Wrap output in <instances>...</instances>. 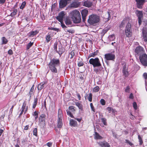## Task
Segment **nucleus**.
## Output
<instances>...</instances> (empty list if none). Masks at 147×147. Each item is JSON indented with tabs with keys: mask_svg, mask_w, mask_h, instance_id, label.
Instances as JSON below:
<instances>
[{
	"mask_svg": "<svg viewBox=\"0 0 147 147\" xmlns=\"http://www.w3.org/2000/svg\"><path fill=\"white\" fill-rule=\"evenodd\" d=\"M70 16L75 23H80L81 20V17L80 12L76 10L72 11L70 13Z\"/></svg>",
	"mask_w": 147,
	"mask_h": 147,
	"instance_id": "nucleus-1",
	"label": "nucleus"
},
{
	"mask_svg": "<svg viewBox=\"0 0 147 147\" xmlns=\"http://www.w3.org/2000/svg\"><path fill=\"white\" fill-rule=\"evenodd\" d=\"M99 21V18L96 15H91L88 20V22L90 24H93L98 22Z\"/></svg>",
	"mask_w": 147,
	"mask_h": 147,
	"instance_id": "nucleus-2",
	"label": "nucleus"
},
{
	"mask_svg": "<svg viewBox=\"0 0 147 147\" xmlns=\"http://www.w3.org/2000/svg\"><path fill=\"white\" fill-rule=\"evenodd\" d=\"M89 63L90 64L92 65L94 67H99L101 65L99 60L98 58L90 59Z\"/></svg>",
	"mask_w": 147,
	"mask_h": 147,
	"instance_id": "nucleus-3",
	"label": "nucleus"
},
{
	"mask_svg": "<svg viewBox=\"0 0 147 147\" xmlns=\"http://www.w3.org/2000/svg\"><path fill=\"white\" fill-rule=\"evenodd\" d=\"M62 111L60 109H59L58 111L57 119V126L59 128L61 127L62 126Z\"/></svg>",
	"mask_w": 147,
	"mask_h": 147,
	"instance_id": "nucleus-4",
	"label": "nucleus"
},
{
	"mask_svg": "<svg viewBox=\"0 0 147 147\" xmlns=\"http://www.w3.org/2000/svg\"><path fill=\"white\" fill-rule=\"evenodd\" d=\"M131 25L130 23L127 24L125 30V34L126 36L128 37H130L131 36L132 32L131 30Z\"/></svg>",
	"mask_w": 147,
	"mask_h": 147,
	"instance_id": "nucleus-5",
	"label": "nucleus"
},
{
	"mask_svg": "<svg viewBox=\"0 0 147 147\" xmlns=\"http://www.w3.org/2000/svg\"><path fill=\"white\" fill-rule=\"evenodd\" d=\"M140 60L142 64L144 66H147V55L144 54L140 57Z\"/></svg>",
	"mask_w": 147,
	"mask_h": 147,
	"instance_id": "nucleus-6",
	"label": "nucleus"
},
{
	"mask_svg": "<svg viewBox=\"0 0 147 147\" xmlns=\"http://www.w3.org/2000/svg\"><path fill=\"white\" fill-rule=\"evenodd\" d=\"M66 13L64 11H62L59 13L58 16L57 17L56 19L59 22H62L64 18Z\"/></svg>",
	"mask_w": 147,
	"mask_h": 147,
	"instance_id": "nucleus-7",
	"label": "nucleus"
},
{
	"mask_svg": "<svg viewBox=\"0 0 147 147\" xmlns=\"http://www.w3.org/2000/svg\"><path fill=\"white\" fill-rule=\"evenodd\" d=\"M46 116L45 115L42 114L39 117V122L40 124L44 126L45 125V118Z\"/></svg>",
	"mask_w": 147,
	"mask_h": 147,
	"instance_id": "nucleus-8",
	"label": "nucleus"
},
{
	"mask_svg": "<svg viewBox=\"0 0 147 147\" xmlns=\"http://www.w3.org/2000/svg\"><path fill=\"white\" fill-rule=\"evenodd\" d=\"M136 13L138 18V23L140 25L142 23V20L143 18V13L142 11H137Z\"/></svg>",
	"mask_w": 147,
	"mask_h": 147,
	"instance_id": "nucleus-9",
	"label": "nucleus"
},
{
	"mask_svg": "<svg viewBox=\"0 0 147 147\" xmlns=\"http://www.w3.org/2000/svg\"><path fill=\"white\" fill-rule=\"evenodd\" d=\"M137 4V6L139 8H142V6L145 1V0H135Z\"/></svg>",
	"mask_w": 147,
	"mask_h": 147,
	"instance_id": "nucleus-10",
	"label": "nucleus"
},
{
	"mask_svg": "<svg viewBox=\"0 0 147 147\" xmlns=\"http://www.w3.org/2000/svg\"><path fill=\"white\" fill-rule=\"evenodd\" d=\"M105 57L107 60H113L115 58V56L111 53H109L105 54Z\"/></svg>",
	"mask_w": 147,
	"mask_h": 147,
	"instance_id": "nucleus-11",
	"label": "nucleus"
},
{
	"mask_svg": "<svg viewBox=\"0 0 147 147\" xmlns=\"http://www.w3.org/2000/svg\"><path fill=\"white\" fill-rule=\"evenodd\" d=\"M81 13L82 16L83 20L84 21L85 20V17L88 14V10L86 9L82 10L81 11Z\"/></svg>",
	"mask_w": 147,
	"mask_h": 147,
	"instance_id": "nucleus-12",
	"label": "nucleus"
},
{
	"mask_svg": "<svg viewBox=\"0 0 147 147\" xmlns=\"http://www.w3.org/2000/svg\"><path fill=\"white\" fill-rule=\"evenodd\" d=\"M135 51L136 54L138 55L140 54L143 52V49L141 47H138L136 48Z\"/></svg>",
	"mask_w": 147,
	"mask_h": 147,
	"instance_id": "nucleus-13",
	"label": "nucleus"
},
{
	"mask_svg": "<svg viewBox=\"0 0 147 147\" xmlns=\"http://www.w3.org/2000/svg\"><path fill=\"white\" fill-rule=\"evenodd\" d=\"M67 0H61L59 2V7L60 8H62L65 7L67 4Z\"/></svg>",
	"mask_w": 147,
	"mask_h": 147,
	"instance_id": "nucleus-14",
	"label": "nucleus"
},
{
	"mask_svg": "<svg viewBox=\"0 0 147 147\" xmlns=\"http://www.w3.org/2000/svg\"><path fill=\"white\" fill-rule=\"evenodd\" d=\"M98 143L102 147H109L110 146L109 143L105 141L99 142Z\"/></svg>",
	"mask_w": 147,
	"mask_h": 147,
	"instance_id": "nucleus-15",
	"label": "nucleus"
},
{
	"mask_svg": "<svg viewBox=\"0 0 147 147\" xmlns=\"http://www.w3.org/2000/svg\"><path fill=\"white\" fill-rule=\"evenodd\" d=\"M142 37L144 39V41L147 42V32L145 30H143L142 31Z\"/></svg>",
	"mask_w": 147,
	"mask_h": 147,
	"instance_id": "nucleus-16",
	"label": "nucleus"
},
{
	"mask_svg": "<svg viewBox=\"0 0 147 147\" xmlns=\"http://www.w3.org/2000/svg\"><path fill=\"white\" fill-rule=\"evenodd\" d=\"M56 65H54L52 64H50L49 67L51 71L55 73L57 72V69L55 68Z\"/></svg>",
	"mask_w": 147,
	"mask_h": 147,
	"instance_id": "nucleus-17",
	"label": "nucleus"
},
{
	"mask_svg": "<svg viewBox=\"0 0 147 147\" xmlns=\"http://www.w3.org/2000/svg\"><path fill=\"white\" fill-rule=\"evenodd\" d=\"M92 5V2L89 1H85L83 5L87 7H90Z\"/></svg>",
	"mask_w": 147,
	"mask_h": 147,
	"instance_id": "nucleus-18",
	"label": "nucleus"
},
{
	"mask_svg": "<svg viewBox=\"0 0 147 147\" xmlns=\"http://www.w3.org/2000/svg\"><path fill=\"white\" fill-rule=\"evenodd\" d=\"M80 4V3L77 2H73L71 4V6L72 7L76 8L78 7Z\"/></svg>",
	"mask_w": 147,
	"mask_h": 147,
	"instance_id": "nucleus-19",
	"label": "nucleus"
},
{
	"mask_svg": "<svg viewBox=\"0 0 147 147\" xmlns=\"http://www.w3.org/2000/svg\"><path fill=\"white\" fill-rule=\"evenodd\" d=\"M94 138L95 139H102V137L100 136L99 134L97 132H95L94 134Z\"/></svg>",
	"mask_w": 147,
	"mask_h": 147,
	"instance_id": "nucleus-20",
	"label": "nucleus"
},
{
	"mask_svg": "<svg viewBox=\"0 0 147 147\" xmlns=\"http://www.w3.org/2000/svg\"><path fill=\"white\" fill-rule=\"evenodd\" d=\"M59 61L58 59H53L51 61L50 64H52L54 65H56L59 64Z\"/></svg>",
	"mask_w": 147,
	"mask_h": 147,
	"instance_id": "nucleus-21",
	"label": "nucleus"
},
{
	"mask_svg": "<svg viewBox=\"0 0 147 147\" xmlns=\"http://www.w3.org/2000/svg\"><path fill=\"white\" fill-rule=\"evenodd\" d=\"M38 33V32L37 30L30 32L28 33V36L30 37H33L34 35H36Z\"/></svg>",
	"mask_w": 147,
	"mask_h": 147,
	"instance_id": "nucleus-22",
	"label": "nucleus"
},
{
	"mask_svg": "<svg viewBox=\"0 0 147 147\" xmlns=\"http://www.w3.org/2000/svg\"><path fill=\"white\" fill-rule=\"evenodd\" d=\"M104 18L106 19L105 21H107L109 20L111 16L110 13L109 12H108L104 16Z\"/></svg>",
	"mask_w": 147,
	"mask_h": 147,
	"instance_id": "nucleus-23",
	"label": "nucleus"
},
{
	"mask_svg": "<svg viewBox=\"0 0 147 147\" xmlns=\"http://www.w3.org/2000/svg\"><path fill=\"white\" fill-rule=\"evenodd\" d=\"M70 124L71 125L75 127L77 125V122L74 120L71 119L70 120Z\"/></svg>",
	"mask_w": 147,
	"mask_h": 147,
	"instance_id": "nucleus-24",
	"label": "nucleus"
},
{
	"mask_svg": "<svg viewBox=\"0 0 147 147\" xmlns=\"http://www.w3.org/2000/svg\"><path fill=\"white\" fill-rule=\"evenodd\" d=\"M65 22L66 25H70L71 24V22L68 17L66 18Z\"/></svg>",
	"mask_w": 147,
	"mask_h": 147,
	"instance_id": "nucleus-25",
	"label": "nucleus"
},
{
	"mask_svg": "<svg viewBox=\"0 0 147 147\" xmlns=\"http://www.w3.org/2000/svg\"><path fill=\"white\" fill-rule=\"evenodd\" d=\"M45 84L44 83H41L39 84L38 86V90H42L44 87Z\"/></svg>",
	"mask_w": 147,
	"mask_h": 147,
	"instance_id": "nucleus-26",
	"label": "nucleus"
},
{
	"mask_svg": "<svg viewBox=\"0 0 147 147\" xmlns=\"http://www.w3.org/2000/svg\"><path fill=\"white\" fill-rule=\"evenodd\" d=\"M25 107H26V105H24V104L22 106V111L21 112V113L20 114V115H22L23 113V112H24V111H25V113L26 112V111H27V108H26L25 109Z\"/></svg>",
	"mask_w": 147,
	"mask_h": 147,
	"instance_id": "nucleus-27",
	"label": "nucleus"
},
{
	"mask_svg": "<svg viewBox=\"0 0 147 147\" xmlns=\"http://www.w3.org/2000/svg\"><path fill=\"white\" fill-rule=\"evenodd\" d=\"M75 53L74 51H72L71 53L69 54V57L71 59L74 56Z\"/></svg>",
	"mask_w": 147,
	"mask_h": 147,
	"instance_id": "nucleus-28",
	"label": "nucleus"
},
{
	"mask_svg": "<svg viewBox=\"0 0 147 147\" xmlns=\"http://www.w3.org/2000/svg\"><path fill=\"white\" fill-rule=\"evenodd\" d=\"M76 105L78 107L79 109L82 110V104L79 102L76 103Z\"/></svg>",
	"mask_w": 147,
	"mask_h": 147,
	"instance_id": "nucleus-29",
	"label": "nucleus"
},
{
	"mask_svg": "<svg viewBox=\"0 0 147 147\" xmlns=\"http://www.w3.org/2000/svg\"><path fill=\"white\" fill-rule=\"evenodd\" d=\"M37 100L38 99L37 98H36L34 99V102L33 103L32 106V108H34L35 107L37 104Z\"/></svg>",
	"mask_w": 147,
	"mask_h": 147,
	"instance_id": "nucleus-30",
	"label": "nucleus"
},
{
	"mask_svg": "<svg viewBox=\"0 0 147 147\" xmlns=\"http://www.w3.org/2000/svg\"><path fill=\"white\" fill-rule=\"evenodd\" d=\"M26 2L25 1L23 2L22 3L20 7V8L21 9H23L25 6L26 5Z\"/></svg>",
	"mask_w": 147,
	"mask_h": 147,
	"instance_id": "nucleus-31",
	"label": "nucleus"
},
{
	"mask_svg": "<svg viewBox=\"0 0 147 147\" xmlns=\"http://www.w3.org/2000/svg\"><path fill=\"white\" fill-rule=\"evenodd\" d=\"M99 89V87L98 86H96L93 89V91L94 92H98Z\"/></svg>",
	"mask_w": 147,
	"mask_h": 147,
	"instance_id": "nucleus-32",
	"label": "nucleus"
},
{
	"mask_svg": "<svg viewBox=\"0 0 147 147\" xmlns=\"http://www.w3.org/2000/svg\"><path fill=\"white\" fill-rule=\"evenodd\" d=\"M107 110L109 113H111V112L114 111L113 109L111 107H107Z\"/></svg>",
	"mask_w": 147,
	"mask_h": 147,
	"instance_id": "nucleus-33",
	"label": "nucleus"
},
{
	"mask_svg": "<svg viewBox=\"0 0 147 147\" xmlns=\"http://www.w3.org/2000/svg\"><path fill=\"white\" fill-rule=\"evenodd\" d=\"M69 109L72 112H74L75 111V107L73 106H70L69 107Z\"/></svg>",
	"mask_w": 147,
	"mask_h": 147,
	"instance_id": "nucleus-34",
	"label": "nucleus"
},
{
	"mask_svg": "<svg viewBox=\"0 0 147 147\" xmlns=\"http://www.w3.org/2000/svg\"><path fill=\"white\" fill-rule=\"evenodd\" d=\"M109 38L110 40L112 41L114 40L115 37L114 35L113 34L109 36Z\"/></svg>",
	"mask_w": 147,
	"mask_h": 147,
	"instance_id": "nucleus-35",
	"label": "nucleus"
},
{
	"mask_svg": "<svg viewBox=\"0 0 147 147\" xmlns=\"http://www.w3.org/2000/svg\"><path fill=\"white\" fill-rule=\"evenodd\" d=\"M34 116L35 117V118L36 119L38 118V113L36 111H35L33 114Z\"/></svg>",
	"mask_w": 147,
	"mask_h": 147,
	"instance_id": "nucleus-36",
	"label": "nucleus"
},
{
	"mask_svg": "<svg viewBox=\"0 0 147 147\" xmlns=\"http://www.w3.org/2000/svg\"><path fill=\"white\" fill-rule=\"evenodd\" d=\"M2 40L3 42V44H5L7 42V40L6 39L5 37H3L2 38Z\"/></svg>",
	"mask_w": 147,
	"mask_h": 147,
	"instance_id": "nucleus-37",
	"label": "nucleus"
},
{
	"mask_svg": "<svg viewBox=\"0 0 147 147\" xmlns=\"http://www.w3.org/2000/svg\"><path fill=\"white\" fill-rule=\"evenodd\" d=\"M33 135L36 136L37 134V129L36 128H35L34 129L33 131Z\"/></svg>",
	"mask_w": 147,
	"mask_h": 147,
	"instance_id": "nucleus-38",
	"label": "nucleus"
},
{
	"mask_svg": "<svg viewBox=\"0 0 147 147\" xmlns=\"http://www.w3.org/2000/svg\"><path fill=\"white\" fill-rule=\"evenodd\" d=\"M106 119L105 118H102L101 119L102 122L103 123L104 125H107Z\"/></svg>",
	"mask_w": 147,
	"mask_h": 147,
	"instance_id": "nucleus-39",
	"label": "nucleus"
},
{
	"mask_svg": "<svg viewBox=\"0 0 147 147\" xmlns=\"http://www.w3.org/2000/svg\"><path fill=\"white\" fill-rule=\"evenodd\" d=\"M67 114L70 117L72 118H74V116L71 113V112L69 111H68L67 110Z\"/></svg>",
	"mask_w": 147,
	"mask_h": 147,
	"instance_id": "nucleus-40",
	"label": "nucleus"
},
{
	"mask_svg": "<svg viewBox=\"0 0 147 147\" xmlns=\"http://www.w3.org/2000/svg\"><path fill=\"white\" fill-rule=\"evenodd\" d=\"M51 38L50 36V35H48L46 37V41L47 42H48L51 40Z\"/></svg>",
	"mask_w": 147,
	"mask_h": 147,
	"instance_id": "nucleus-41",
	"label": "nucleus"
},
{
	"mask_svg": "<svg viewBox=\"0 0 147 147\" xmlns=\"http://www.w3.org/2000/svg\"><path fill=\"white\" fill-rule=\"evenodd\" d=\"M33 43L30 42L27 45V49H28L30 47L33 45Z\"/></svg>",
	"mask_w": 147,
	"mask_h": 147,
	"instance_id": "nucleus-42",
	"label": "nucleus"
},
{
	"mask_svg": "<svg viewBox=\"0 0 147 147\" xmlns=\"http://www.w3.org/2000/svg\"><path fill=\"white\" fill-rule=\"evenodd\" d=\"M127 22L125 20H123L122 22L121 23L120 25V27H122L123 26L125 25V24Z\"/></svg>",
	"mask_w": 147,
	"mask_h": 147,
	"instance_id": "nucleus-43",
	"label": "nucleus"
},
{
	"mask_svg": "<svg viewBox=\"0 0 147 147\" xmlns=\"http://www.w3.org/2000/svg\"><path fill=\"white\" fill-rule=\"evenodd\" d=\"M100 102L101 105H104L105 104V101L104 99H102L100 100Z\"/></svg>",
	"mask_w": 147,
	"mask_h": 147,
	"instance_id": "nucleus-44",
	"label": "nucleus"
},
{
	"mask_svg": "<svg viewBox=\"0 0 147 147\" xmlns=\"http://www.w3.org/2000/svg\"><path fill=\"white\" fill-rule=\"evenodd\" d=\"M133 106L135 109L136 110L137 109V105L135 102H134L133 104Z\"/></svg>",
	"mask_w": 147,
	"mask_h": 147,
	"instance_id": "nucleus-45",
	"label": "nucleus"
},
{
	"mask_svg": "<svg viewBox=\"0 0 147 147\" xmlns=\"http://www.w3.org/2000/svg\"><path fill=\"white\" fill-rule=\"evenodd\" d=\"M34 90V85H33L32 87L31 88L30 91L29 92V94L30 95V96L31 95L32 92H33Z\"/></svg>",
	"mask_w": 147,
	"mask_h": 147,
	"instance_id": "nucleus-46",
	"label": "nucleus"
},
{
	"mask_svg": "<svg viewBox=\"0 0 147 147\" xmlns=\"http://www.w3.org/2000/svg\"><path fill=\"white\" fill-rule=\"evenodd\" d=\"M90 105L91 107V110L93 111L94 112H95V110L94 107L92 103H91L90 104Z\"/></svg>",
	"mask_w": 147,
	"mask_h": 147,
	"instance_id": "nucleus-47",
	"label": "nucleus"
},
{
	"mask_svg": "<svg viewBox=\"0 0 147 147\" xmlns=\"http://www.w3.org/2000/svg\"><path fill=\"white\" fill-rule=\"evenodd\" d=\"M92 94L90 93L89 94V96L88 98V100L90 102H91L92 101Z\"/></svg>",
	"mask_w": 147,
	"mask_h": 147,
	"instance_id": "nucleus-48",
	"label": "nucleus"
},
{
	"mask_svg": "<svg viewBox=\"0 0 147 147\" xmlns=\"http://www.w3.org/2000/svg\"><path fill=\"white\" fill-rule=\"evenodd\" d=\"M45 146H48L49 147H51L52 145V143L51 142H49L47 143L45 145Z\"/></svg>",
	"mask_w": 147,
	"mask_h": 147,
	"instance_id": "nucleus-49",
	"label": "nucleus"
},
{
	"mask_svg": "<svg viewBox=\"0 0 147 147\" xmlns=\"http://www.w3.org/2000/svg\"><path fill=\"white\" fill-rule=\"evenodd\" d=\"M17 12V10H14L11 13V15L12 16H14L16 14Z\"/></svg>",
	"mask_w": 147,
	"mask_h": 147,
	"instance_id": "nucleus-50",
	"label": "nucleus"
},
{
	"mask_svg": "<svg viewBox=\"0 0 147 147\" xmlns=\"http://www.w3.org/2000/svg\"><path fill=\"white\" fill-rule=\"evenodd\" d=\"M61 23V25L62 28H66V26L64 25V24L63 23V21H62V22H60Z\"/></svg>",
	"mask_w": 147,
	"mask_h": 147,
	"instance_id": "nucleus-51",
	"label": "nucleus"
},
{
	"mask_svg": "<svg viewBox=\"0 0 147 147\" xmlns=\"http://www.w3.org/2000/svg\"><path fill=\"white\" fill-rule=\"evenodd\" d=\"M96 54L95 52L93 53L90 55L89 57H94L95 55Z\"/></svg>",
	"mask_w": 147,
	"mask_h": 147,
	"instance_id": "nucleus-52",
	"label": "nucleus"
},
{
	"mask_svg": "<svg viewBox=\"0 0 147 147\" xmlns=\"http://www.w3.org/2000/svg\"><path fill=\"white\" fill-rule=\"evenodd\" d=\"M8 53L10 55H12L13 54V51L11 49L9 50L8 52Z\"/></svg>",
	"mask_w": 147,
	"mask_h": 147,
	"instance_id": "nucleus-53",
	"label": "nucleus"
},
{
	"mask_svg": "<svg viewBox=\"0 0 147 147\" xmlns=\"http://www.w3.org/2000/svg\"><path fill=\"white\" fill-rule=\"evenodd\" d=\"M83 65V63L82 62H80L78 64V65L79 66H82Z\"/></svg>",
	"mask_w": 147,
	"mask_h": 147,
	"instance_id": "nucleus-54",
	"label": "nucleus"
},
{
	"mask_svg": "<svg viewBox=\"0 0 147 147\" xmlns=\"http://www.w3.org/2000/svg\"><path fill=\"white\" fill-rule=\"evenodd\" d=\"M143 76L144 78L147 79V73H144L143 75Z\"/></svg>",
	"mask_w": 147,
	"mask_h": 147,
	"instance_id": "nucleus-55",
	"label": "nucleus"
},
{
	"mask_svg": "<svg viewBox=\"0 0 147 147\" xmlns=\"http://www.w3.org/2000/svg\"><path fill=\"white\" fill-rule=\"evenodd\" d=\"M5 1V0H0V4H3Z\"/></svg>",
	"mask_w": 147,
	"mask_h": 147,
	"instance_id": "nucleus-56",
	"label": "nucleus"
},
{
	"mask_svg": "<svg viewBox=\"0 0 147 147\" xmlns=\"http://www.w3.org/2000/svg\"><path fill=\"white\" fill-rule=\"evenodd\" d=\"M123 73L125 76H127L128 74V72L126 71H123Z\"/></svg>",
	"mask_w": 147,
	"mask_h": 147,
	"instance_id": "nucleus-57",
	"label": "nucleus"
},
{
	"mask_svg": "<svg viewBox=\"0 0 147 147\" xmlns=\"http://www.w3.org/2000/svg\"><path fill=\"white\" fill-rule=\"evenodd\" d=\"M29 125H26L24 128V129L25 130H27L29 128Z\"/></svg>",
	"mask_w": 147,
	"mask_h": 147,
	"instance_id": "nucleus-58",
	"label": "nucleus"
},
{
	"mask_svg": "<svg viewBox=\"0 0 147 147\" xmlns=\"http://www.w3.org/2000/svg\"><path fill=\"white\" fill-rule=\"evenodd\" d=\"M133 94L132 93H131L129 96V98L130 99H133Z\"/></svg>",
	"mask_w": 147,
	"mask_h": 147,
	"instance_id": "nucleus-59",
	"label": "nucleus"
},
{
	"mask_svg": "<svg viewBox=\"0 0 147 147\" xmlns=\"http://www.w3.org/2000/svg\"><path fill=\"white\" fill-rule=\"evenodd\" d=\"M77 96L78 98V99L79 100H80L81 99V96L79 94H77Z\"/></svg>",
	"mask_w": 147,
	"mask_h": 147,
	"instance_id": "nucleus-60",
	"label": "nucleus"
},
{
	"mask_svg": "<svg viewBox=\"0 0 147 147\" xmlns=\"http://www.w3.org/2000/svg\"><path fill=\"white\" fill-rule=\"evenodd\" d=\"M54 49L55 50L57 51V44H55L54 47Z\"/></svg>",
	"mask_w": 147,
	"mask_h": 147,
	"instance_id": "nucleus-61",
	"label": "nucleus"
},
{
	"mask_svg": "<svg viewBox=\"0 0 147 147\" xmlns=\"http://www.w3.org/2000/svg\"><path fill=\"white\" fill-rule=\"evenodd\" d=\"M129 88L128 87H127L126 88V89H125V91L126 92H128L129 91Z\"/></svg>",
	"mask_w": 147,
	"mask_h": 147,
	"instance_id": "nucleus-62",
	"label": "nucleus"
},
{
	"mask_svg": "<svg viewBox=\"0 0 147 147\" xmlns=\"http://www.w3.org/2000/svg\"><path fill=\"white\" fill-rule=\"evenodd\" d=\"M52 29L54 30L57 31V32L59 31V30L58 29L56 28H53Z\"/></svg>",
	"mask_w": 147,
	"mask_h": 147,
	"instance_id": "nucleus-63",
	"label": "nucleus"
},
{
	"mask_svg": "<svg viewBox=\"0 0 147 147\" xmlns=\"http://www.w3.org/2000/svg\"><path fill=\"white\" fill-rule=\"evenodd\" d=\"M76 119L79 122H80L82 120V119L81 118H80V119L76 118Z\"/></svg>",
	"mask_w": 147,
	"mask_h": 147,
	"instance_id": "nucleus-64",
	"label": "nucleus"
}]
</instances>
